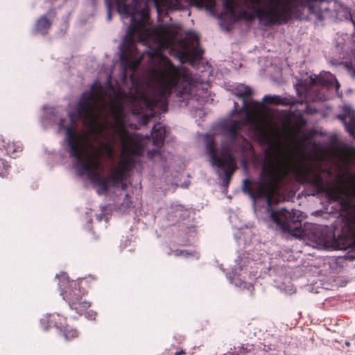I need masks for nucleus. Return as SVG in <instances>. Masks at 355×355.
Here are the masks:
<instances>
[{
	"label": "nucleus",
	"mask_w": 355,
	"mask_h": 355,
	"mask_svg": "<svg viewBox=\"0 0 355 355\" xmlns=\"http://www.w3.org/2000/svg\"><path fill=\"white\" fill-rule=\"evenodd\" d=\"M105 92L101 86L94 84L91 90L82 94L75 111L69 113V123L67 119L62 118L58 123L60 130L65 131L64 141L69 148L70 156L76 160L78 174L82 177L87 174L94 186L98 187L97 193L105 194L109 191V183L113 187L123 182L127 173L116 166L109 176L99 173V159L102 150L89 144V138L85 134L78 132L77 123L83 120L91 128V133L96 140L101 138L114 139L118 135L121 139L123 153L139 155L141 149L135 137L125 128L124 107L121 101H114L110 105V113L114 123L105 120L98 121L99 114L105 107Z\"/></svg>",
	"instance_id": "1"
},
{
	"label": "nucleus",
	"mask_w": 355,
	"mask_h": 355,
	"mask_svg": "<svg viewBox=\"0 0 355 355\" xmlns=\"http://www.w3.org/2000/svg\"><path fill=\"white\" fill-rule=\"evenodd\" d=\"M288 175V165L277 156L266 162L260 174V180H243L242 190L254 201L265 198L267 212L276 227L283 232L297 236L301 233L302 227L300 211L296 209L290 211L285 208L274 210L272 207L277 191Z\"/></svg>",
	"instance_id": "2"
},
{
	"label": "nucleus",
	"mask_w": 355,
	"mask_h": 355,
	"mask_svg": "<svg viewBox=\"0 0 355 355\" xmlns=\"http://www.w3.org/2000/svg\"><path fill=\"white\" fill-rule=\"evenodd\" d=\"M253 7L251 12L241 10L234 20H245L252 22L257 17L259 21L265 26L282 25L288 23L292 19L298 20L305 19L304 13L305 8L308 9L310 15H313L319 21L324 19L323 10L327 8V0H267L265 10L260 7L261 0H250Z\"/></svg>",
	"instance_id": "3"
},
{
	"label": "nucleus",
	"mask_w": 355,
	"mask_h": 355,
	"mask_svg": "<svg viewBox=\"0 0 355 355\" xmlns=\"http://www.w3.org/2000/svg\"><path fill=\"white\" fill-rule=\"evenodd\" d=\"M162 66L153 69L155 87L152 96H143L144 107L153 110L167 107L168 98L174 94L179 101H187L191 95L192 78L188 71L175 66L166 56H162Z\"/></svg>",
	"instance_id": "4"
},
{
	"label": "nucleus",
	"mask_w": 355,
	"mask_h": 355,
	"mask_svg": "<svg viewBox=\"0 0 355 355\" xmlns=\"http://www.w3.org/2000/svg\"><path fill=\"white\" fill-rule=\"evenodd\" d=\"M150 8L147 3H144L142 8L131 18V23L123 40L121 46L120 60L121 62L127 63L130 61L135 50V35L139 33L141 40H145L150 35V30L147 27L149 19Z\"/></svg>",
	"instance_id": "5"
},
{
	"label": "nucleus",
	"mask_w": 355,
	"mask_h": 355,
	"mask_svg": "<svg viewBox=\"0 0 355 355\" xmlns=\"http://www.w3.org/2000/svg\"><path fill=\"white\" fill-rule=\"evenodd\" d=\"M343 208V226L340 234L337 236L334 234L331 246L339 250H346L355 244V207L349 200L346 199L342 203Z\"/></svg>",
	"instance_id": "6"
},
{
	"label": "nucleus",
	"mask_w": 355,
	"mask_h": 355,
	"mask_svg": "<svg viewBox=\"0 0 355 355\" xmlns=\"http://www.w3.org/2000/svg\"><path fill=\"white\" fill-rule=\"evenodd\" d=\"M206 150L210 157L211 165L223 171V175H219L223 180V186L228 187L236 169L234 157L226 150H222L218 154L214 139L207 141Z\"/></svg>",
	"instance_id": "7"
},
{
	"label": "nucleus",
	"mask_w": 355,
	"mask_h": 355,
	"mask_svg": "<svg viewBox=\"0 0 355 355\" xmlns=\"http://www.w3.org/2000/svg\"><path fill=\"white\" fill-rule=\"evenodd\" d=\"M296 179L302 183H308L314 187L318 192L327 191L330 197H338V192L334 189H329L325 185L320 174L315 173L311 168L304 166H297L294 169Z\"/></svg>",
	"instance_id": "8"
},
{
	"label": "nucleus",
	"mask_w": 355,
	"mask_h": 355,
	"mask_svg": "<svg viewBox=\"0 0 355 355\" xmlns=\"http://www.w3.org/2000/svg\"><path fill=\"white\" fill-rule=\"evenodd\" d=\"M63 282H66L67 286L62 288L61 295L63 299L68 303L69 306H75V300L79 299L82 295H85L86 291L83 288L80 282L71 281L64 279Z\"/></svg>",
	"instance_id": "9"
},
{
	"label": "nucleus",
	"mask_w": 355,
	"mask_h": 355,
	"mask_svg": "<svg viewBox=\"0 0 355 355\" xmlns=\"http://www.w3.org/2000/svg\"><path fill=\"white\" fill-rule=\"evenodd\" d=\"M44 330H47L51 326L59 330L67 327V318L60 313H53L44 316L40 320Z\"/></svg>",
	"instance_id": "10"
},
{
	"label": "nucleus",
	"mask_w": 355,
	"mask_h": 355,
	"mask_svg": "<svg viewBox=\"0 0 355 355\" xmlns=\"http://www.w3.org/2000/svg\"><path fill=\"white\" fill-rule=\"evenodd\" d=\"M250 120V116L247 115L242 120H234L232 123L225 128V134L230 138V140L235 141L239 138L244 139L243 137L240 134L243 125H245Z\"/></svg>",
	"instance_id": "11"
},
{
	"label": "nucleus",
	"mask_w": 355,
	"mask_h": 355,
	"mask_svg": "<svg viewBox=\"0 0 355 355\" xmlns=\"http://www.w3.org/2000/svg\"><path fill=\"white\" fill-rule=\"evenodd\" d=\"M343 111L345 113L339 114L338 118L343 122L350 135L355 137V112L349 106H345Z\"/></svg>",
	"instance_id": "12"
},
{
	"label": "nucleus",
	"mask_w": 355,
	"mask_h": 355,
	"mask_svg": "<svg viewBox=\"0 0 355 355\" xmlns=\"http://www.w3.org/2000/svg\"><path fill=\"white\" fill-rule=\"evenodd\" d=\"M165 136V127L159 123L155 124L153 127V132L151 133L153 145L156 147L162 146L164 143Z\"/></svg>",
	"instance_id": "13"
},
{
	"label": "nucleus",
	"mask_w": 355,
	"mask_h": 355,
	"mask_svg": "<svg viewBox=\"0 0 355 355\" xmlns=\"http://www.w3.org/2000/svg\"><path fill=\"white\" fill-rule=\"evenodd\" d=\"M252 94V89L248 86H245L243 89H239L236 92H235V96L243 100V105L241 108V111L243 112H249L250 110V103L248 102V98Z\"/></svg>",
	"instance_id": "14"
},
{
	"label": "nucleus",
	"mask_w": 355,
	"mask_h": 355,
	"mask_svg": "<svg viewBox=\"0 0 355 355\" xmlns=\"http://www.w3.org/2000/svg\"><path fill=\"white\" fill-rule=\"evenodd\" d=\"M263 103L268 105H280L284 106H288L292 104L293 101L291 98L287 97H282L278 95H266L263 98Z\"/></svg>",
	"instance_id": "15"
},
{
	"label": "nucleus",
	"mask_w": 355,
	"mask_h": 355,
	"mask_svg": "<svg viewBox=\"0 0 355 355\" xmlns=\"http://www.w3.org/2000/svg\"><path fill=\"white\" fill-rule=\"evenodd\" d=\"M338 178L347 184L346 187L347 191L355 198V172L345 171L342 175H338Z\"/></svg>",
	"instance_id": "16"
},
{
	"label": "nucleus",
	"mask_w": 355,
	"mask_h": 355,
	"mask_svg": "<svg viewBox=\"0 0 355 355\" xmlns=\"http://www.w3.org/2000/svg\"><path fill=\"white\" fill-rule=\"evenodd\" d=\"M51 26V21L46 15L41 16L35 23L34 32L45 35Z\"/></svg>",
	"instance_id": "17"
},
{
	"label": "nucleus",
	"mask_w": 355,
	"mask_h": 355,
	"mask_svg": "<svg viewBox=\"0 0 355 355\" xmlns=\"http://www.w3.org/2000/svg\"><path fill=\"white\" fill-rule=\"evenodd\" d=\"M0 146L5 148L8 155H13L22 151V146L20 144L10 141L8 139H3L0 141Z\"/></svg>",
	"instance_id": "18"
},
{
	"label": "nucleus",
	"mask_w": 355,
	"mask_h": 355,
	"mask_svg": "<svg viewBox=\"0 0 355 355\" xmlns=\"http://www.w3.org/2000/svg\"><path fill=\"white\" fill-rule=\"evenodd\" d=\"M85 295H82L79 299L75 300L77 304L75 306H69L72 310H74L77 313L81 315L86 312V311L91 306V302L87 300Z\"/></svg>",
	"instance_id": "19"
},
{
	"label": "nucleus",
	"mask_w": 355,
	"mask_h": 355,
	"mask_svg": "<svg viewBox=\"0 0 355 355\" xmlns=\"http://www.w3.org/2000/svg\"><path fill=\"white\" fill-rule=\"evenodd\" d=\"M204 51L198 46H196L191 51L185 50L183 52V55L188 59L191 62H194L200 60L202 58Z\"/></svg>",
	"instance_id": "20"
},
{
	"label": "nucleus",
	"mask_w": 355,
	"mask_h": 355,
	"mask_svg": "<svg viewBox=\"0 0 355 355\" xmlns=\"http://www.w3.org/2000/svg\"><path fill=\"white\" fill-rule=\"evenodd\" d=\"M333 78L331 74L329 73L327 75V77L319 76H316L315 78H311V80L315 85L328 86L333 83Z\"/></svg>",
	"instance_id": "21"
},
{
	"label": "nucleus",
	"mask_w": 355,
	"mask_h": 355,
	"mask_svg": "<svg viewBox=\"0 0 355 355\" xmlns=\"http://www.w3.org/2000/svg\"><path fill=\"white\" fill-rule=\"evenodd\" d=\"M133 164L134 162L132 158L129 157H125L121 159L117 166L127 173L128 171L130 170V168L133 166Z\"/></svg>",
	"instance_id": "22"
},
{
	"label": "nucleus",
	"mask_w": 355,
	"mask_h": 355,
	"mask_svg": "<svg viewBox=\"0 0 355 355\" xmlns=\"http://www.w3.org/2000/svg\"><path fill=\"white\" fill-rule=\"evenodd\" d=\"M60 331L64 333V338L68 341L72 340L78 336V332L77 329L73 328L69 329L67 325L65 329H63Z\"/></svg>",
	"instance_id": "23"
},
{
	"label": "nucleus",
	"mask_w": 355,
	"mask_h": 355,
	"mask_svg": "<svg viewBox=\"0 0 355 355\" xmlns=\"http://www.w3.org/2000/svg\"><path fill=\"white\" fill-rule=\"evenodd\" d=\"M223 8L226 11L229 12L232 17H236L235 6L233 0H225L223 2Z\"/></svg>",
	"instance_id": "24"
},
{
	"label": "nucleus",
	"mask_w": 355,
	"mask_h": 355,
	"mask_svg": "<svg viewBox=\"0 0 355 355\" xmlns=\"http://www.w3.org/2000/svg\"><path fill=\"white\" fill-rule=\"evenodd\" d=\"M248 352H250V350L244 345H242L238 347V349L234 347L233 352H229L227 354H230V355H247Z\"/></svg>",
	"instance_id": "25"
},
{
	"label": "nucleus",
	"mask_w": 355,
	"mask_h": 355,
	"mask_svg": "<svg viewBox=\"0 0 355 355\" xmlns=\"http://www.w3.org/2000/svg\"><path fill=\"white\" fill-rule=\"evenodd\" d=\"M10 166L3 159H0V176H5L8 173Z\"/></svg>",
	"instance_id": "26"
},
{
	"label": "nucleus",
	"mask_w": 355,
	"mask_h": 355,
	"mask_svg": "<svg viewBox=\"0 0 355 355\" xmlns=\"http://www.w3.org/2000/svg\"><path fill=\"white\" fill-rule=\"evenodd\" d=\"M133 202L131 200V197L129 196V194H125L123 201L121 203V206L124 207L125 209L131 208L133 207Z\"/></svg>",
	"instance_id": "27"
},
{
	"label": "nucleus",
	"mask_w": 355,
	"mask_h": 355,
	"mask_svg": "<svg viewBox=\"0 0 355 355\" xmlns=\"http://www.w3.org/2000/svg\"><path fill=\"white\" fill-rule=\"evenodd\" d=\"M168 355H184L186 354V352L183 349H174L171 348L168 350Z\"/></svg>",
	"instance_id": "28"
},
{
	"label": "nucleus",
	"mask_w": 355,
	"mask_h": 355,
	"mask_svg": "<svg viewBox=\"0 0 355 355\" xmlns=\"http://www.w3.org/2000/svg\"><path fill=\"white\" fill-rule=\"evenodd\" d=\"M174 254L175 256H184L187 257L189 253L186 250H176L174 251Z\"/></svg>",
	"instance_id": "29"
},
{
	"label": "nucleus",
	"mask_w": 355,
	"mask_h": 355,
	"mask_svg": "<svg viewBox=\"0 0 355 355\" xmlns=\"http://www.w3.org/2000/svg\"><path fill=\"white\" fill-rule=\"evenodd\" d=\"M261 136L263 140L267 141L269 139L268 135L265 131L260 130Z\"/></svg>",
	"instance_id": "30"
},
{
	"label": "nucleus",
	"mask_w": 355,
	"mask_h": 355,
	"mask_svg": "<svg viewBox=\"0 0 355 355\" xmlns=\"http://www.w3.org/2000/svg\"><path fill=\"white\" fill-rule=\"evenodd\" d=\"M142 110H143V107H140L139 109L135 108L133 110V114H139L140 112L142 111Z\"/></svg>",
	"instance_id": "31"
},
{
	"label": "nucleus",
	"mask_w": 355,
	"mask_h": 355,
	"mask_svg": "<svg viewBox=\"0 0 355 355\" xmlns=\"http://www.w3.org/2000/svg\"><path fill=\"white\" fill-rule=\"evenodd\" d=\"M48 15H49V16L52 17H55V12H54V10H49V11L48 12Z\"/></svg>",
	"instance_id": "32"
},
{
	"label": "nucleus",
	"mask_w": 355,
	"mask_h": 355,
	"mask_svg": "<svg viewBox=\"0 0 355 355\" xmlns=\"http://www.w3.org/2000/svg\"><path fill=\"white\" fill-rule=\"evenodd\" d=\"M103 146L106 149H107L110 151L111 154L112 153V148L109 145L104 144Z\"/></svg>",
	"instance_id": "33"
},
{
	"label": "nucleus",
	"mask_w": 355,
	"mask_h": 355,
	"mask_svg": "<svg viewBox=\"0 0 355 355\" xmlns=\"http://www.w3.org/2000/svg\"><path fill=\"white\" fill-rule=\"evenodd\" d=\"M121 189H122L123 190H125V189H126V188H127V184H126L125 183H123V182H121Z\"/></svg>",
	"instance_id": "34"
},
{
	"label": "nucleus",
	"mask_w": 355,
	"mask_h": 355,
	"mask_svg": "<svg viewBox=\"0 0 355 355\" xmlns=\"http://www.w3.org/2000/svg\"><path fill=\"white\" fill-rule=\"evenodd\" d=\"M203 0H191L195 4L200 3Z\"/></svg>",
	"instance_id": "35"
},
{
	"label": "nucleus",
	"mask_w": 355,
	"mask_h": 355,
	"mask_svg": "<svg viewBox=\"0 0 355 355\" xmlns=\"http://www.w3.org/2000/svg\"><path fill=\"white\" fill-rule=\"evenodd\" d=\"M352 154L355 157V148L352 149Z\"/></svg>",
	"instance_id": "36"
},
{
	"label": "nucleus",
	"mask_w": 355,
	"mask_h": 355,
	"mask_svg": "<svg viewBox=\"0 0 355 355\" xmlns=\"http://www.w3.org/2000/svg\"><path fill=\"white\" fill-rule=\"evenodd\" d=\"M238 106V103L236 102H234V109L236 110Z\"/></svg>",
	"instance_id": "37"
},
{
	"label": "nucleus",
	"mask_w": 355,
	"mask_h": 355,
	"mask_svg": "<svg viewBox=\"0 0 355 355\" xmlns=\"http://www.w3.org/2000/svg\"><path fill=\"white\" fill-rule=\"evenodd\" d=\"M135 103H136V99H135V98H134V100H133V105H135Z\"/></svg>",
	"instance_id": "38"
},
{
	"label": "nucleus",
	"mask_w": 355,
	"mask_h": 355,
	"mask_svg": "<svg viewBox=\"0 0 355 355\" xmlns=\"http://www.w3.org/2000/svg\"><path fill=\"white\" fill-rule=\"evenodd\" d=\"M146 119H144V121L145 123H146Z\"/></svg>",
	"instance_id": "39"
},
{
	"label": "nucleus",
	"mask_w": 355,
	"mask_h": 355,
	"mask_svg": "<svg viewBox=\"0 0 355 355\" xmlns=\"http://www.w3.org/2000/svg\"><path fill=\"white\" fill-rule=\"evenodd\" d=\"M224 355H230V354H225Z\"/></svg>",
	"instance_id": "40"
}]
</instances>
